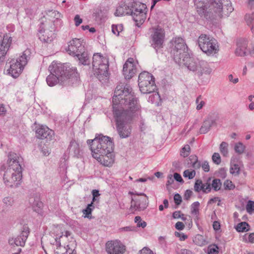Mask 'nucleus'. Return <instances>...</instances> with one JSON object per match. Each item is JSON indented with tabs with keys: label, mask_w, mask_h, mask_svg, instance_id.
<instances>
[{
	"label": "nucleus",
	"mask_w": 254,
	"mask_h": 254,
	"mask_svg": "<svg viewBox=\"0 0 254 254\" xmlns=\"http://www.w3.org/2000/svg\"><path fill=\"white\" fill-rule=\"evenodd\" d=\"M199 15L208 20L220 19L234 10L230 0H193Z\"/></svg>",
	"instance_id": "nucleus-1"
},
{
	"label": "nucleus",
	"mask_w": 254,
	"mask_h": 254,
	"mask_svg": "<svg viewBox=\"0 0 254 254\" xmlns=\"http://www.w3.org/2000/svg\"><path fill=\"white\" fill-rule=\"evenodd\" d=\"M113 111H139L141 109L129 85L121 82L116 87L112 100Z\"/></svg>",
	"instance_id": "nucleus-2"
},
{
	"label": "nucleus",
	"mask_w": 254,
	"mask_h": 254,
	"mask_svg": "<svg viewBox=\"0 0 254 254\" xmlns=\"http://www.w3.org/2000/svg\"><path fill=\"white\" fill-rule=\"evenodd\" d=\"M50 74L47 78V83L50 86H53L57 83L67 85L77 82L79 74L75 67L70 66L68 64L57 63L53 62L49 66Z\"/></svg>",
	"instance_id": "nucleus-3"
},
{
	"label": "nucleus",
	"mask_w": 254,
	"mask_h": 254,
	"mask_svg": "<svg viewBox=\"0 0 254 254\" xmlns=\"http://www.w3.org/2000/svg\"><path fill=\"white\" fill-rule=\"evenodd\" d=\"M92 156L105 166L110 167L114 162V143L107 136L99 134L93 140H88Z\"/></svg>",
	"instance_id": "nucleus-4"
},
{
	"label": "nucleus",
	"mask_w": 254,
	"mask_h": 254,
	"mask_svg": "<svg viewBox=\"0 0 254 254\" xmlns=\"http://www.w3.org/2000/svg\"><path fill=\"white\" fill-rule=\"evenodd\" d=\"M53 230L55 238L51 236L49 241L51 245L57 247L55 253L73 254L75 248V241L71 237V233L67 231L63 232L60 226L54 227Z\"/></svg>",
	"instance_id": "nucleus-5"
},
{
	"label": "nucleus",
	"mask_w": 254,
	"mask_h": 254,
	"mask_svg": "<svg viewBox=\"0 0 254 254\" xmlns=\"http://www.w3.org/2000/svg\"><path fill=\"white\" fill-rule=\"evenodd\" d=\"M8 157L9 166L3 174V183L8 187L16 188L21 184L22 177L20 158L13 152H10Z\"/></svg>",
	"instance_id": "nucleus-6"
},
{
	"label": "nucleus",
	"mask_w": 254,
	"mask_h": 254,
	"mask_svg": "<svg viewBox=\"0 0 254 254\" xmlns=\"http://www.w3.org/2000/svg\"><path fill=\"white\" fill-rule=\"evenodd\" d=\"M146 6L145 4L136 2L133 6L130 7L125 2H121L117 7L115 14L118 16L130 14L134 21L142 23L146 19Z\"/></svg>",
	"instance_id": "nucleus-7"
},
{
	"label": "nucleus",
	"mask_w": 254,
	"mask_h": 254,
	"mask_svg": "<svg viewBox=\"0 0 254 254\" xmlns=\"http://www.w3.org/2000/svg\"><path fill=\"white\" fill-rule=\"evenodd\" d=\"M134 112H113L118 134L122 138L129 137L131 134L130 123L134 120Z\"/></svg>",
	"instance_id": "nucleus-8"
},
{
	"label": "nucleus",
	"mask_w": 254,
	"mask_h": 254,
	"mask_svg": "<svg viewBox=\"0 0 254 254\" xmlns=\"http://www.w3.org/2000/svg\"><path fill=\"white\" fill-rule=\"evenodd\" d=\"M179 64H184L190 71L195 72L200 77L203 74H209L212 71L207 62L197 58L190 57L188 55L181 59Z\"/></svg>",
	"instance_id": "nucleus-9"
},
{
	"label": "nucleus",
	"mask_w": 254,
	"mask_h": 254,
	"mask_svg": "<svg viewBox=\"0 0 254 254\" xmlns=\"http://www.w3.org/2000/svg\"><path fill=\"white\" fill-rule=\"evenodd\" d=\"M92 66L94 75L100 81L105 82L109 76L108 59L99 53L95 54L93 56Z\"/></svg>",
	"instance_id": "nucleus-10"
},
{
	"label": "nucleus",
	"mask_w": 254,
	"mask_h": 254,
	"mask_svg": "<svg viewBox=\"0 0 254 254\" xmlns=\"http://www.w3.org/2000/svg\"><path fill=\"white\" fill-rule=\"evenodd\" d=\"M66 51L70 55L78 58L79 63L82 64H89L88 54L81 39L73 38L70 41Z\"/></svg>",
	"instance_id": "nucleus-11"
},
{
	"label": "nucleus",
	"mask_w": 254,
	"mask_h": 254,
	"mask_svg": "<svg viewBox=\"0 0 254 254\" xmlns=\"http://www.w3.org/2000/svg\"><path fill=\"white\" fill-rule=\"evenodd\" d=\"M197 42L200 49L207 56L214 55L219 51L217 41L206 34H201Z\"/></svg>",
	"instance_id": "nucleus-12"
},
{
	"label": "nucleus",
	"mask_w": 254,
	"mask_h": 254,
	"mask_svg": "<svg viewBox=\"0 0 254 254\" xmlns=\"http://www.w3.org/2000/svg\"><path fill=\"white\" fill-rule=\"evenodd\" d=\"M29 51L26 50L16 60H12L9 62L8 73L14 78L17 77L23 70L24 67L29 59Z\"/></svg>",
	"instance_id": "nucleus-13"
},
{
	"label": "nucleus",
	"mask_w": 254,
	"mask_h": 254,
	"mask_svg": "<svg viewBox=\"0 0 254 254\" xmlns=\"http://www.w3.org/2000/svg\"><path fill=\"white\" fill-rule=\"evenodd\" d=\"M154 78L150 73L143 71L138 76V86L143 94H149L156 89Z\"/></svg>",
	"instance_id": "nucleus-14"
},
{
	"label": "nucleus",
	"mask_w": 254,
	"mask_h": 254,
	"mask_svg": "<svg viewBox=\"0 0 254 254\" xmlns=\"http://www.w3.org/2000/svg\"><path fill=\"white\" fill-rule=\"evenodd\" d=\"M171 43L172 45L171 54L175 62L180 63L181 59L188 55V47L184 40L181 37L173 38Z\"/></svg>",
	"instance_id": "nucleus-15"
},
{
	"label": "nucleus",
	"mask_w": 254,
	"mask_h": 254,
	"mask_svg": "<svg viewBox=\"0 0 254 254\" xmlns=\"http://www.w3.org/2000/svg\"><path fill=\"white\" fill-rule=\"evenodd\" d=\"M151 34L150 38V43L151 47L155 49L156 52L162 48L165 41V32L164 29L157 26L151 29Z\"/></svg>",
	"instance_id": "nucleus-16"
},
{
	"label": "nucleus",
	"mask_w": 254,
	"mask_h": 254,
	"mask_svg": "<svg viewBox=\"0 0 254 254\" xmlns=\"http://www.w3.org/2000/svg\"><path fill=\"white\" fill-rule=\"evenodd\" d=\"M133 196L131 197L130 209L134 211H142L145 209L148 204V197L144 193H134L129 192Z\"/></svg>",
	"instance_id": "nucleus-17"
},
{
	"label": "nucleus",
	"mask_w": 254,
	"mask_h": 254,
	"mask_svg": "<svg viewBox=\"0 0 254 254\" xmlns=\"http://www.w3.org/2000/svg\"><path fill=\"white\" fill-rule=\"evenodd\" d=\"M106 248L108 254H123L125 251V246L117 240L108 242L106 244Z\"/></svg>",
	"instance_id": "nucleus-18"
},
{
	"label": "nucleus",
	"mask_w": 254,
	"mask_h": 254,
	"mask_svg": "<svg viewBox=\"0 0 254 254\" xmlns=\"http://www.w3.org/2000/svg\"><path fill=\"white\" fill-rule=\"evenodd\" d=\"M123 72L126 79H129L134 76L136 72V68L133 58H130L127 60L124 64Z\"/></svg>",
	"instance_id": "nucleus-19"
},
{
	"label": "nucleus",
	"mask_w": 254,
	"mask_h": 254,
	"mask_svg": "<svg viewBox=\"0 0 254 254\" xmlns=\"http://www.w3.org/2000/svg\"><path fill=\"white\" fill-rule=\"evenodd\" d=\"M54 135V131L48 127L39 125L36 127V136L40 139L51 140Z\"/></svg>",
	"instance_id": "nucleus-20"
},
{
	"label": "nucleus",
	"mask_w": 254,
	"mask_h": 254,
	"mask_svg": "<svg viewBox=\"0 0 254 254\" xmlns=\"http://www.w3.org/2000/svg\"><path fill=\"white\" fill-rule=\"evenodd\" d=\"M29 233V228L24 227L20 234L15 239H9L8 243L10 245H15L17 246L23 247L28 237Z\"/></svg>",
	"instance_id": "nucleus-21"
},
{
	"label": "nucleus",
	"mask_w": 254,
	"mask_h": 254,
	"mask_svg": "<svg viewBox=\"0 0 254 254\" xmlns=\"http://www.w3.org/2000/svg\"><path fill=\"white\" fill-rule=\"evenodd\" d=\"M29 203L34 211L38 213L41 212L43 203L38 195L30 196L29 198Z\"/></svg>",
	"instance_id": "nucleus-22"
},
{
	"label": "nucleus",
	"mask_w": 254,
	"mask_h": 254,
	"mask_svg": "<svg viewBox=\"0 0 254 254\" xmlns=\"http://www.w3.org/2000/svg\"><path fill=\"white\" fill-rule=\"evenodd\" d=\"M38 36L39 39L45 43H51L54 39V33L52 31H50L48 33V35L44 34L43 33L45 32L44 28L42 26H40L39 29Z\"/></svg>",
	"instance_id": "nucleus-23"
},
{
	"label": "nucleus",
	"mask_w": 254,
	"mask_h": 254,
	"mask_svg": "<svg viewBox=\"0 0 254 254\" xmlns=\"http://www.w3.org/2000/svg\"><path fill=\"white\" fill-rule=\"evenodd\" d=\"M248 42L246 40H240L237 44L236 54L239 56H244L247 52Z\"/></svg>",
	"instance_id": "nucleus-24"
},
{
	"label": "nucleus",
	"mask_w": 254,
	"mask_h": 254,
	"mask_svg": "<svg viewBox=\"0 0 254 254\" xmlns=\"http://www.w3.org/2000/svg\"><path fill=\"white\" fill-rule=\"evenodd\" d=\"M69 153L74 157L80 156L81 150L79 145L75 140H71L68 147Z\"/></svg>",
	"instance_id": "nucleus-25"
},
{
	"label": "nucleus",
	"mask_w": 254,
	"mask_h": 254,
	"mask_svg": "<svg viewBox=\"0 0 254 254\" xmlns=\"http://www.w3.org/2000/svg\"><path fill=\"white\" fill-rule=\"evenodd\" d=\"M214 121L211 119H207L204 121L203 125L200 128L201 133H206L210 129L211 126L214 124Z\"/></svg>",
	"instance_id": "nucleus-26"
},
{
	"label": "nucleus",
	"mask_w": 254,
	"mask_h": 254,
	"mask_svg": "<svg viewBox=\"0 0 254 254\" xmlns=\"http://www.w3.org/2000/svg\"><path fill=\"white\" fill-rule=\"evenodd\" d=\"M235 228L239 232H245L250 230V226L246 222H242L238 223Z\"/></svg>",
	"instance_id": "nucleus-27"
},
{
	"label": "nucleus",
	"mask_w": 254,
	"mask_h": 254,
	"mask_svg": "<svg viewBox=\"0 0 254 254\" xmlns=\"http://www.w3.org/2000/svg\"><path fill=\"white\" fill-rule=\"evenodd\" d=\"M230 173L234 175H238L240 174V167L236 164L235 159L232 158L231 160Z\"/></svg>",
	"instance_id": "nucleus-28"
},
{
	"label": "nucleus",
	"mask_w": 254,
	"mask_h": 254,
	"mask_svg": "<svg viewBox=\"0 0 254 254\" xmlns=\"http://www.w3.org/2000/svg\"><path fill=\"white\" fill-rule=\"evenodd\" d=\"M94 208V206L93 205V203L91 202L87 205L85 209L83 210V213L85 215V217L91 218V212Z\"/></svg>",
	"instance_id": "nucleus-29"
},
{
	"label": "nucleus",
	"mask_w": 254,
	"mask_h": 254,
	"mask_svg": "<svg viewBox=\"0 0 254 254\" xmlns=\"http://www.w3.org/2000/svg\"><path fill=\"white\" fill-rule=\"evenodd\" d=\"M222 186V183L220 180L218 179H215L212 181L211 186L212 188L215 191H218L220 190Z\"/></svg>",
	"instance_id": "nucleus-30"
},
{
	"label": "nucleus",
	"mask_w": 254,
	"mask_h": 254,
	"mask_svg": "<svg viewBox=\"0 0 254 254\" xmlns=\"http://www.w3.org/2000/svg\"><path fill=\"white\" fill-rule=\"evenodd\" d=\"M228 144L226 142H222L220 145V151L224 156H227L228 151Z\"/></svg>",
	"instance_id": "nucleus-31"
},
{
	"label": "nucleus",
	"mask_w": 254,
	"mask_h": 254,
	"mask_svg": "<svg viewBox=\"0 0 254 254\" xmlns=\"http://www.w3.org/2000/svg\"><path fill=\"white\" fill-rule=\"evenodd\" d=\"M199 203L198 201L193 202L190 206L191 213L193 215H197L199 212Z\"/></svg>",
	"instance_id": "nucleus-32"
},
{
	"label": "nucleus",
	"mask_w": 254,
	"mask_h": 254,
	"mask_svg": "<svg viewBox=\"0 0 254 254\" xmlns=\"http://www.w3.org/2000/svg\"><path fill=\"white\" fill-rule=\"evenodd\" d=\"M245 20L247 25L249 26L254 24V14H246L245 15Z\"/></svg>",
	"instance_id": "nucleus-33"
},
{
	"label": "nucleus",
	"mask_w": 254,
	"mask_h": 254,
	"mask_svg": "<svg viewBox=\"0 0 254 254\" xmlns=\"http://www.w3.org/2000/svg\"><path fill=\"white\" fill-rule=\"evenodd\" d=\"M245 149V146L243 145L242 142H238L235 145L234 149L235 151L238 154H242Z\"/></svg>",
	"instance_id": "nucleus-34"
},
{
	"label": "nucleus",
	"mask_w": 254,
	"mask_h": 254,
	"mask_svg": "<svg viewBox=\"0 0 254 254\" xmlns=\"http://www.w3.org/2000/svg\"><path fill=\"white\" fill-rule=\"evenodd\" d=\"M123 30V26L122 24L113 25L112 26V31L113 33L118 36L120 32Z\"/></svg>",
	"instance_id": "nucleus-35"
},
{
	"label": "nucleus",
	"mask_w": 254,
	"mask_h": 254,
	"mask_svg": "<svg viewBox=\"0 0 254 254\" xmlns=\"http://www.w3.org/2000/svg\"><path fill=\"white\" fill-rule=\"evenodd\" d=\"M183 176L185 178H188L189 179H193L195 176V171L194 170L190 171L189 169L184 172Z\"/></svg>",
	"instance_id": "nucleus-36"
},
{
	"label": "nucleus",
	"mask_w": 254,
	"mask_h": 254,
	"mask_svg": "<svg viewBox=\"0 0 254 254\" xmlns=\"http://www.w3.org/2000/svg\"><path fill=\"white\" fill-rule=\"evenodd\" d=\"M134 222L136 223L138 227L144 228L146 226V223L142 221L140 216H136L134 218Z\"/></svg>",
	"instance_id": "nucleus-37"
},
{
	"label": "nucleus",
	"mask_w": 254,
	"mask_h": 254,
	"mask_svg": "<svg viewBox=\"0 0 254 254\" xmlns=\"http://www.w3.org/2000/svg\"><path fill=\"white\" fill-rule=\"evenodd\" d=\"M190 147L189 145H186L181 150L180 154L184 157H186L189 156L190 151Z\"/></svg>",
	"instance_id": "nucleus-38"
},
{
	"label": "nucleus",
	"mask_w": 254,
	"mask_h": 254,
	"mask_svg": "<svg viewBox=\"0 0 254 254\" xmlns=\"http://www.w3.org/2000/svg\"><path fill=\"white\" fill-rule=\"evenodd\" d=\"M203 184L200 180H197L194 186V190L196 192H199L201 190Z\"/></svg>",
	"instance_id": "nucleus-39"
},
{
	"label": "nucleus",
	"mask_w": 254,
	"mask_h": 254,
	"mask_svg": "<svg viewBox=\"0 0 254 254\" xmlns=\"http://www.w3.org/2000/svg\"><path fill=\"white\" fill-rule=\"evenodd\" d=\"M212 159L213 162L217 165L220 164L221 162V157L218 153H214L212 156Z\"/></svg>",
	"instance_id": "nucleus-40"
},
{
	"label": "nucleus",
	"mask_w": 254,
	"mask_h": 254,
	"mask_svg": "<svg viewBox=\"0 0 254 254\" xmlns=\"http://www.w3.org/2000/svg\"><path fill=\"white\" fill-rule=\"evenodd\" d=\"M246 210L248 213L254 212V201L249 200L246 206Z\"/></svg>",
	"instance_id": "nucleus-41"
},
{
	"label": "nucleus",
	"mask_w": 254,
	"mask_h": 254,
	"mask_svg": "<svg viewBox=\"0 0 254 254\" xmlns=\"http://www.w3.org/2000/svg\"><path fill=\"white\" fill-rule=\"evenodd\" d=\"M224 187L225 190H231L235 188V186L233 185L232 182L229 180H226L224 183Z\"/></svg>",
	"instance_id": "nucleus-42"
},
{
	"label": "nucleus",
	"mask_w": 254,
	"mask_h": 254,
	"mask_svg": "<svg viewBox=\"0 0 254 254\" xmlns=\"http://www.w3.org/2000/svg\"><path fill=\"white\" fill-rule=\"evenodd\" d=\"M196 103L197 104L196 109L197 110H200L205 104V102L201 100V96H199L196 98Z\"/></svg>",
	"instance_id": "nucleus-43"
},
{
	"label": "nucleus",
	"mask_w": 254,
	"mask_h": 254,
	"mask_svg": "<svg viewBox=\"0 0 254 254\" xmlns=\"http://www.w3.org/2000/svg\"><path fill=\"white\" fill-rule=\"evenodd\" d=\"M218 248L216 245H213L208 248V254H218Z\"/></svg>",
	"instance_id": "nucleus-44"
},
{
	"label": "nucleus",
	"mask_w": 254,
	"mask_h": 254,
	"mask_svg": "<svg viewBox=\"0 0 254 254\" xmlns=\"http://www.w3.org/2000/svg\"><path fill=\"white\" fill-rule=\"evenodd\" d=\"M201 190L205 193L209 192L211 191V187L210 183L203 184Z\"/></svg>",
	"instance_id": "nucleus-45"
},
{
	"label": "nucleus",
	"mask_w": 254,
	"mask_h": 254,
	"mask_svg": "<svg viewBox=\"0 0 254 254\" xmlns=\"http://www.w3.org/2000/svg\"><path fill=\"white\" fill-rule=\"evenodd\" d=\"M175 202L179 205L182 202V199L181 196L179 193H176L174 196Z\"/></svg>",
	"instance_id": "nucleus-46"
},
{
	"label": "nucleus",
	"mask_w": 254,
	"mask_h": 254,
	"mask_svg": "<svg viewBox=\"0 0 254 254\" xmlns=\"http://www.w3.org/2000/svg\"><path fill=\"white\" fill-rule=\"evenodd\" d=\"M218 173V176L222 179H224L226 177V171L224 168H221L219 169Z\"/></svg>",
	"instance_id": "nucleus-47"
},
{
	"label": "nucleus",
	"mask_w": 254,
	"mask_h": 254,
	"mask_svg": "<svg viewBox=\"0 0 254 254\" xmlns=\"http://www.w3.org/2000/svg\"><path fill=\"white\" fill-rule=\"evenodd\" d=\"M202 169L204 171L206 172H208L209 171L210 168L209 165L208 164V162L207 161H204L203 163L201 164V166Z\"/></svg>",
	"instance_id": "nucleus-48"
},
{
	"label": "nucleus",
	"mask_w": 254,
	"mask_h": 254,
	"mask_svg": "<svg viewBox=\"0 0 254 254\" xmlns=\"http://www.w3.org/2000/svg\"><path fill=\"white\" fill-rule=\"evenodd\" d=\"M140 254H154L149 249L144 247L139 251Z\"/></svg>",
	"instance_id": "nucleus-49"
},
{
	"label": "nucleus",
	"mask_w": 254,
	"mask_h": 254,
	"mask_svg": "<svg viewBox=\"0 0 254 254\" xmlns=\"http://www.w3.org/2000/svg\"><path fill=\"white\" fill-rule=\"evenodd\" d=\"M74 20L76 26H79L82 22V19L80 18L79 15H76L75 16Z\"/></svg>",
	"instance_id": "nucleus-50"
},
{
	"label": "nucleus",
	"mask_w": 254,
	"mask_h": 254,
	"mask_svg": "<svg viewBox=\"0 0 254 254\" xmlns=\"http://www.w3.org/2000/svg\"><path fill=\"white\" fill-rule=\"evenodd\" d=\"M203 239L202 236L201 235H198L195 237L193 240V242L195 243L198 245H202L203 244V241L202 242H197V240H202Z\"/></svg>",
	"instance_id": "nucleus-51"
},
{
	"label": "nucleus",
	"mask_w": 254,
	"mask_h": 254,
	"mask_svg": "<svg viewBox=\"0 0 254 254\" xmlns=\"http://www.w3.org/2000/svg\"><path fill=\"white\" fill-rule=\"evenodd\" d=\"M249 99L251 102L249 105V109L251 110H253L254 109V96L250 95L249 96Z\"/></svg>",
	"instance_id": "nucleus-52"
},
{
	"label": "nucleus",
	"mask_w": 254,
	"mask_h": 254,
	"mask_svg": "<svg viewBox=\"0 0 254 254\" xmlns=\"http://www.w3.org/2000/svg\"><path fill=\"white\" fill-rule=\"evenodd\" d=\"M201 164L200 162L197 160L196 161L192 162L191 166L194 169H198L200 168Z\"/></svg>",
	"instance_id": "nucleus-53"
},
{
	"label": "nucleus",
	"mask_w": 254,
	"mask_h": 254,
	"mask_svg": "<svg viewBox=\"0 0 254 254\" xmlns=\"http://www.w3.org/2000/svg\"><path fill=\"white\" fill-rule=\"evenodd\" d=\"M175 228L178 230H182L185 228V225L182 222H178L175 224Z\"/></svg>",
	"instance_id": "nucleus-54"
},
{
	"label": "nucleus",
	"mask_w": 254,
	"mask_h": 254,
	"mask_svg": "<svg viewBox=\"0 0 254 254\" xmlns=\"http://www.w3.org/2000/svg\"><path fill=\"white\" fill-rule=\"evenodd\" d=\"M192 194V191L190 190H187L184 195L185 199L189 200Z\"/></svg>",
	"instance_id": "nucleus-55"
},
{
	"label": "nucleus",
	"mask_w": 254,
	"mask_h": 254,
	"mask_svg": "<svg viewBox=\"0 0 254 254\" xmlns=\"http://www.w3.org/2000/svg\"><path fill=\"white\" fill-rule=\"evenodd\" d=\"M174 179H175L177 182H179L180 183L184 182L181 176L177 173H174Z\"/></svg>",
	"instance_id": "nucleus-56"
},
{
	"label": "nucleus",
	"mask_w": 254,
	"mask_h": 254,
	"mask_svg": "<svg viewBox=\"0 0 254 254\" xmlns=\"http://www.w3.org/2000/svg\"><path fill=\"white\" fill-rule=\"evenodd\" d=\"M41 152L43 153L44 156H48L50 154V152L48 148L45 146H43L41 149Z\"/></svg>",
	"instance_id": "nucleus-57"
},
{
	"label": "nucleus",
	"mask_w": 254,
	"mask_h": 254,
	"mask_svg": "<svg viewBox=\"0 0 254 254\" xmlns=\"http://www.w3.org/2000/svg\"><path fill=\"white\" fill-rule=\"evenodd\" d=\"M182 216V214L180 211H176L173 214V217L175 219L180 218Z\"/></svg>",
	"instance_id": "nucleus-58"
},
{
	"label": "nucleus",
	"mask_w": 254,
	"mask_h": 254,
	"mask_svg": "<svg viewBox=\"0 0 254 254\" xmlns=\"http://www.w3.org/2000/svg\"><path fill=\"white\" fill-rule=\"evenodd\" d=\"M213 227L215 230H219L220 228V224L219 222L216 221H214L213 224Z\"/></svg>",
	"instance_id": "nucleus-59"
},
{
	"label": "nucleus",
	"mask_w": 254,
	"mask_h": 254,
	"mask_svg": "<svg viewBox=\"0 0 254 254\" xmlns=\"http://www.w3.org/2000/svg\"><path fill=\"white\" fill-rule=\"evenodd\" d=\"M121 229L125 231H133L135 230L136 228L132 226H127L122 228Z\"/></svg>",
	"instance_id": "nucleus-60"
},
{
	"label": "nucleus",
	"mask_w": 254,
	"mask_h": 254,
	"mask_svg": "<svg viewBox=\"0 0 254 254\" xmlns=\"http://www.w3.org/2000/svg\"><path fill=\"white\" fill-rule=\"evenodd\" d=\"M189 160L190 161V163L192 164V162L196 161L197 160H198V158L197 156L195 155H192L189 157Z\"/></svg>",
	"instance_id": "nucleus-61"
},
{
	"label": "nucleus",
	"mask_w": 254,
	"mask_h": 254,
	"mask_svg": "<svg viewBox=\"0 0 254 254\" xmlns=\"http://www.w3.org/2000/svg\"><path fill=\"white\" fill-rule=\"evenodd\" d=\"M228 78H229V80H230V81L233 82V83H237L239 81V79L238 78H236L234 79L233 76L232 74H230L228 76Z\"/></svg>",
	"instance_id": "nucleus-62"
},
{
	"label": "nucleus",
	"mask_w": 254,
	"mask_h": 254,
	"mask_svg": "<svg viewBox=\"0 0 254 254\" xmlns=\"http://www.w3.org/2000/svg\"><path fill=\"white\" fill-rule=\"evenodd\" d=\"M249 242L254 243V233H250L249 235Z\"/></svg>",
	"instance_id": "nucleus-63"
},
{
	"label": "nucleus",
	"mask_w": 254,
	"mask_h": 254,
	"mask_svg": "<svg viewBox=\"0 0 254 254\" xmlns=\"http://www.w3.org/2000/svg\"><path fill=\"white\" fill-rule=\"evenodd\" d=\"M180 254H192L191 252L186 250V249H182L181 251V253Z\"/></svg>",
	"instance_id": "nucleus-64"
}]
</instances>
